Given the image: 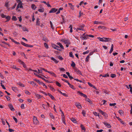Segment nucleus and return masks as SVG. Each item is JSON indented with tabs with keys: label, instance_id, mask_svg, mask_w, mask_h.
<instances>
[{
	"label": "nucleus",
	"instance_id": "nucleus-1",
	"mask_svg": "<svg viewBox=\"0 0 132 132\" xmlns=\"http://www.w3.org/2000/svg\"><path fill=\"white\" fill-rule=\"evenodd\" d=\"M104 39H103V38L100 37L97 38L99 39V40L103 42H108L110 41V39L109 38H103Z\"/></svg>",
	"mask_w": 132,
	"mask_h": 132
},
{
	"label": "nucleus",
	"instance_id": "nucleus-2",
	"mask_svg": "<svg viewBox=\"0 0 132 132\" xmlns=\"http://www.w3.org/2000/svg\"><path fill=\"white\" fill-rule=\"evenodd\" d=\"M84 24H80L79 26V28H78L76 29V31H78V30L84 31Z\"/></svg>",
	"mask_w": 132,
	"mask_h": 132
},
{
	"label": "nucleus",
	"instance_id": "nucleus-3",
	"mask_svg": "<svg viewBox=\"0 0 132 132\" xmlns=\"http://www.w3.org/2000/svg\"><path fill=\"white\" fill-rule=\"evenodd\" d=\"M43 69V70H44V71L46 72H48V73H49L50 75H51L52 76L55 77H56V74L53 72L52 71H47V70H46L45 69Z\"/></svg>",
	"mask_w": 132,
	"mask_h": 132
},
{
	"label": "nucleus",
	"instance_id": "nucleus-4",
	"mask_svg": "<svg viewBox=\"0 0 132 132\" xmlns=\"http://www.w3.org/2000/svg\"><path fill=\"white\" fill-rule=\"evenodd\" d=\"M33 121L34 123L36 124H37L39 122V121L36 117L34 116L33 118Z\"/></svg>",
	"mask_w": 132,
	"mask_h": 132
},
{
	"label": "nucleus",
	"instance_id": "nucleus-5",
	"mask_svg": "<svg viewBox=\"0 0 132 132\" xmlns=\"http://www.w3.org/2000/svg\"><path fill=\"white\" fill-rule=\"evenodd\" d=\"M62 41L66 45L70 44V41L68 39H63L62 40Z\"/></svg>",
	"mask_w": 132,
	"mask_h": 132
},
{
	"label": "nucleus",
	"instance_id": "nucleus-6",
	"mask_svg": "<svg viewBox=\"0 0 132 132\" xmlns=\"http://www.w3.org/2000/svg\"><path fill=\"white\" fill-rule=\"evenodd\" d=\"M23 7V6L22 5V2H21L19 3L18 4L16 7V10H17L19 8H22Z\"/></svg>",
	"mask_w": 132,
	"mask_h": 132
},
{
	"label": "nucleus",
	"instance_id": "nucleus-7",
	"mask_svg": "<svg viewBox=\"0 0 132 132\" xmlns=\"http://www.w3.org/2000/svg\"><path fill=\"white\" fill-rule=\"evenodd\" d=\"M57 11V9L55 8H52L51 10L50 11L49 13H54L56 12Z\"/></svg>",
	"mask_w": 132,
	"mask_h": 132
},
{
	"label": "nucleus",
	"instance_id": "nucleus-8",
	"mask_svg": "<svg viewBox=\"0 0 132 132\" xmlns=\"http://www.w3.org/2000/svg\"><path fill=\"white\" fill-rule=\"evenodd\" d=\"M77 93L80 96L83 97H86L87 96L86 95L82 93L80 91H78L77 92Z\"/></svg>",
	"mask_w": 132,
	"mask_h": 132
},
{
	"label": "nucleus",
	"instance_id": "nucleus-9",
	"mask_svg": "<svg viewBox=\"0 0 132 132\" xmlns=\"http://www.w3.org/2000/svg\"><path fill=\"white\" fill-rule=\"evenodd\" d=\"M45 69L44 68H41L40 69H38V71H37V73L38 74L40 73H43L42 72V70H43V69Z\"/></svg>",
	"mask_w": 132,
	"mask_h": 132
},
{
	"label": "nucleus",
	"instance_id": "nucleus-10",
	"mask_svg": "<svg viewBox=\"0 0 132 132\" xmlns=\"http://www.w3.org/2000/svg\"><path fill=\"white\" fill-rule=\"evenodd\" d=\"M88 36V35H86V36H81L80 38L81 39L83 40H86L87 38V36Z\"/></svg>",
	"mask_w": 132,
	"mask_h": 132
},
{
	"label": "nucleus",
	"instance_id": "nucleus-11",
	"mask_svg": "<svg viewBox=\"0 0 132 132\" xmlns=\"http://www.w3.org/2000/svg\"><path fill=\"white\" fill-rule=\"evenodd\" d=\"M103 123L108 128H110L111 127V125L110 124L106 122H104Z\"/></svg>",
	"mask_w": 132,
	"mask_h": 132
},
{
	"label": "nucleus",
	"instance_id": "nucleus-12",
	"mask_svg": "<svg viewBox=\"0 0 132 132\" xmlns=\"http://www.w3.org/2000/svg\"><path fill=\"white\" fill-rule=\"evenodd\" d=\"M75 105L76 106H77L79 109H80L82 108V107L81 104L79 103H76Z\"/></svg>",
	"mask_w": 132,
	"mask_h": 132
},
{
	"label": "nucleus",
	"instance_id": "nucleus-13",
	"mask_svg": "<svg viewBox=\"0 0 132 132\" xmlns=\"http://www.w3.org/2000/svg\"><path fill=\"white\" fill-rule=\"evenodd\" d=\"M57 44L59 45L61 48L62 49H64V48L61 44L59 42H57L56 43Z\"/></svg>",
	"mask_w": 132,
	"mask_h": 132
},
{
	"label": "nucleus",
	"instance_id": "nucleus-14",
	"mask_svg": "<svg viewBox=\"0 0 132 132\" xmlns=\"http://www.w3.org/2000/svg\"><path fill=\"white\" fill-rule=\"evenodd\" d=\"M94 23L95 24H102L103 23L102 22L98 21H95L94 22Z\"/></svg>",
	"mask_w": 132,
	"mask_h": 132
},
{
	"label": "nucleus",
	"instance_id": "nucleus-15",
	"mask_svg": "<svg viewBox=\"0 0 132 132\" xmlns=\"http://www.w3.org/2000/svg\"><path fill=\"white\" fill-rule=\"evenodd\" d=\"M50 59L51 60L53 61L55 63H57L58 62V61H57L53 57H50Z\"/></svg>",
	"mask_w": 132,
	"mask_h": 132
},
{
	"label": "nucleus",
	"instance_id": "nucleus-16",
	"mask_svg": "<svg viewBox=\"0 0 132 132\" xmlns=\"http://www.w3.org/2000/svg\"><path fill=\"white\" fill-rule=\"evenodd\" d=\"M116 117L118 119V120H119L120 122L123 124H124V122L119 117L116 116Z\"/></svg>",
	"mask_w": 132,
	"mask_h": 132
},
{
	"label": "nucleus",
	"instance_id": "nucleus-17",
	"mask_svg": "<svg viewBox=\"0 0 132 132\" xmlns=\"http://www.w3.org/2000/svg\"><path fill=\"white\" fill-rule=\"evenodd\" d=\"M113 44H112L111 46V48L110 50V51L109 52V53L110 54L113 51Z\"/></svg>",
	"mask_w": 132,
	"mask_h": 132
},
{
	"label": "nucleus",
	"instance_id": "nucleus-18",
	"mask_svg": "<svg viewBox=\"0 0 132 132\" xmlns=\"http://www.w3.org/2000/svg\"><path fill=\"white\" fill-rule=\"evenodd\" d=\"M31 7L32 10H35L37 8L36 6L34 4H32L31 6Z\"/></svg>",
	"mask_w": 132,
	"mask_h": 132
},
{
	"label": "nucleus",
	"instance_id": "nucleus-19",
	"mask_svg": "<svg viewBox=\"0 0 132 132\" xmlns=\"http://www.w3.org/2000/svg\"><path fill=\"white\" fill-rule=\"evenodd\" d=\"M68 4L69 5L71 9L73 10L74 7V6L71 3H69Z\"/></svg>",
	"mask_w": 132,
	"mask_h": 132
},
{
	"label": "nucleus",
	"instance_id": "nucleus-20",
	"mask_svg": "<svg viewBox=\"0 0 132 132\" xmlns=\"http://www.w3.org/2000/svg\"><path fill=\"white\" fill-rule=\"evenodd\" d=\"M35 96L38 99H40L41 97V96L40 95L37 94L36 93H35Z\"/></svg>",
	"mask_w": 132,
	"mask_h": 132
},
{
	"label": "nucleus",
	"instance_id": "nucleus-21",
	"mask_svg": "<svg viewBox=\"0 0 132 132\" xmlns=\"http://www.w3.org/2000/svg\"><path fill=\"white\" fill-rule=\"evenodd\" d=\"M102 114L105 117V119H107L108 115L107 113L104 112L103 113H102Z\"/></svg>",
	"mask_w": 132,
	"mask_h": 132
},
{
	"label": "nucleus",
	"instance_id": "nucleus-22",
	"mask_svg": "<svg viewBox=\"0 0 132 132\" xmlns=\"http://www.w3.org/2000/svg\"><path fill=\"white\" fill-rule=\"evenodd\" d=\"M80 127L82 130H83L84 131H85L86 129L85 127L83 125L81 124L80 125Z\"/></svg>",
	"mask_w": 132,
	"mask_h": 132
},
{
	"label": "nucleus",
	"instance_id": "nucleus-23",
	"mask_svg": "<svg viewBox=\"0 0 132 132\" xmlns=\"http://www.w3.org/2000/svg\"><path fill=\"white\" fill-rule=\"evenodd\" d=\"M123 111L122 110H120L119 111V113L121 116H123Z\"/></svg>",
	"mask_w": 132,
	"mask_h": 132
},
{
	"label": "nucleus",
	"instance_id": "nucleus-24",
	"mask_svg": "<svg viewBox=\"0 0 132 132\" xmlns=\"http://www.w3.org/2000/svg\"><path fill=\"white\" fill-rule=\"evenodd\" d=\"M5 18L7 19V20L6 21V22H7L9 21L11 19V17L9 15L7 16H6Z\"/></svg>",
	"mask_w": 132,
	"mask_h": 132
},
{
	"label": "nucleus",
	"instance_id": "nucleus-25",
	"mask_svg": "<svg viewBox=\"0 0 132 132\" xmlns=\"http://www.w3.org/2000/svg\"><path fill=\"white\" fill-rule=\"evenodd\" d=\"M29 83L32 85L33 86H35L36 85V83H35L34 81H31L29 82Z\"/></svg>",
	"mask_w": 132,
	"mask_h": 132
},
{
	"label": "nucleus",
	"instance_id": "nucleus-26",
	"mask_svg": "<svg viewBox=\"0 0 132 132\" xmlns=\"http://www.w3.org/2000/svg\"><path fill=\"white\" fill-rule=\"evenodd\" d=\"M18 62L20 64H21L23 65H24V64H25L21 60H20L18 59Z\"/></svg>",
	"mask_w": 132,
	"mask_h": 132
},
{
	"label": "nucleus",
	"instance_id": "nucleus-27",
	"mask_svg": "<svg viewBox=\"0 0 132 132\" xmlns=\"http://www.w3.org/2000/svg\"><path fill=\"white\" fill-rule=\"evenodd\" d=\"M66 74L68 75V76L69 77V78H70V79H72L73 78V77L70 76V73L69 72H67L66 73Z\"/></svg>",
	"mask_w": 132,
	"mask_h": 132
},
{
	"label": "nucleus",
	"instance_id": "nucleus-28",
	"mask_svg": "<svg viewBox=\"0 0 132 132\" xmlns=\"http://www.w3.org/2000/svg\"><path fill=\"white\" fill-rule=\"evenodd\" d=\"M12 68H13L16 70H19V69L18 68L16 67L14 65H13L12 67Z\"/></svg>",
	"mask_w": 132,
	"mask_h": 132
},
{
	"label": "nucleus",
	"instance_id": "nucleus-29",
	"mask_svg": "<svg viewBox=\"0 0 132 132\" xmlns=\"http://www.w3.org/2000/svg\"><path fill=\"white\" fill-rule=\"evenodd\" d=\"M93 114H94L96 116H98L99 118H100V116L99 115V114L97 113L96 112H93Z\"/></svg>",
	"mask_w": 132,
	"mask_h": 132
},
{
	"label": "nucleus",
	"instance_id": "nucleus-30",
	"mask_svg": "<svg viewBox=\"0 0 132 132\" xmlns=\"http://www.w3.org/2000/svg\"><path fill=\"white\" fill-rule=\"evenodd\" d=\"M9 106L10 108V110L12 111H13L14 110V109L13 108V106L12 105L10 104L9 105Z\"/></svg>",
	"mask_w": 132,
	"mask_h": 132
},
{
	"label": "nucleus",
	"instance_id": "nucleus-31",
	"mask_svg": "<svg viewBox=\"0 0 132 132\" xmlns=\"http://www.w3.org/2000/svg\"><path fill=\"white\" fill-rule=\"evenodd\" d=\"M40 75L42 76H43L45 78H47L45 76L43 75H38V74L36 75V76H37V77H38L39 78H40L42 79V77H41Z\"/></svg>",
	"mask_w": 132,
	"mask_h": 132
},
{
	"label": "nucleus",
	"instance_id": "nucleus-32",
	"mask_svg": "<svg viewBox=\"0 0 132 132\" xmlns=\"http://www.w3.org/2000/svg\"><path fill=\"white\" fill-rule=\"evenodd\" d=\"M48 95L51 98L52 100H54V96L52 95L50 93H48Z\"/></svg>",
	"mask_w": 132,
	"mask_h": 132
},
{
	"label": "nucleus",
	"instance_id": "nucleus-33",
	"mask_svg": "<svg viewBox=\"0 0 132 132\" xmlns=\"http://www.w3.org/2000/svg\"><path fill=\"white\" fill-rule=\"evenodd\" d=\"M40 21L39 19L38 18L36 20V25L39 26L40 25Z\"/></svg>",
	"mask_w": 132,
	"mask_h": 132
},
{
	"label": "nucleus",
	"instance_id": "nucleus-34",
	"mask_svg": "<svg viewBox=\"0 0 132 132\" xmlns=\"http://www.w3.org/2000/svg\"><path fill=\"white\" fill-rule=\"evenodd\" d=\"M21 43L22 45L25 47H27V46H28V44H26L22 42H21Z\"/></svg>",
	"mask_w": 132,
	"mask_h": 132
},
{
	"label": "nucleus",
	"instance_id": "nucleus-35",
	"mask_svg": "<svg viewBox=\"0 0 132 132\" xmlns=\"http://www.w3.org/2000/svg\"><path fill=\"white\" fill-rule=\"evenodd\" d=\"M62 121L63 122L65 125H66V124L65 121V118L64 116L62 118Z\"/></svg>",
	"mask_w": 132,
	"mask_h": 132
},
{
	"label": "nucleus",
	"instance_id": "nucleus-36",
	"mask_svg": "<svg viewBox=\"0 0 132 132\" xmlns=\"http://www.w3.org/2000/svg\"><path fill=\"white\" fill-rule=\"evenodd\" d=\"M50 23L51 25V28L53 30L54 29V27L53 26V24H52V22L51 21H50Z\"/></svg>",
	"mask_w": 132,
	"mask_h": 132
},
{
	"label": "nucleus",
	"instance_id": "nucleus-37",
	"mask_svg": "<svg viewBox=\"0 0 132 132\" xmlns=\"http://www.w3.org/2000/svg\"><path fill=\"white\" fill-rule=\"evenodd\" d=\"M12 89L15 92L17 90V87H12Z\"/></svg>",
	"mask_w": 132,
	"mask_h": 132
},
{
	"label": "nucleus",
	"instance_id": "nucleus-38",
	"mask_svg": "<svg viewBox=\"0 0 132 132\" xmlns=\"http://www.w3.org/2000/svg\"><path fill=\"white\" fill-rule=\"evenodd\" d=\"M38 11L40 12H43L44 11V9L43 8L39 9L38 10Z\"/></svg>",
	"mask_w": 132,
	"mask_h": 132
},
{
	"label": "nucleus",
	"instance_id": "nucleus-39",
	"mask_svg": "<svg viewBox=\"0 0 132 132\" xmlns=\"http://www.w3.org/2000/svg\"><path fill=\"white\" fill-rule=\"evenodd\" d=\"M75 65L76 64L73 61H72L71 66L73 67H75Z\"/></svg>",
	"mask_w": 132,
	"mask_h": 132
},
{
	"label": "nucleus",
	"instance_id": "nucleus-40",
	"mask_svg": "<svg viewBox=\"0 0 132 132\" xmlns=\"http://www.w3.org/2000/svg\"><path fill=\"white\" fill-rule=\"evenodd\" d=\"M12 20L15 21L17 20V19L16 17L14 16H12Z\"/></svg>",
	"mask_w": 132,
	"mask_h": 132
},
{
	"label": "nucleus",
	"instance_id": "nucleus-41",
	"mask_svg": "<svg viewBox=\"0 0 132 132\" xmlns=\"http://www.w3.org/2000/svg\"><path fill=\"white\" fill-rule=\"evenodd\" d=\"M60 47L58 45H56L55 48V49H56L58 50L61 51V49H59Z\"/></svg>",
	"mask_w": 132,
	"mask_h": 132
},
{
	"label": "nucleus",
	"instance_id": "nucleus-42",
	"mask_svg": "<svg viewBox=\"0 0 132 132\" xmlns=\"http://www.w3.org/2000/svg\"><path fill=\"white\" fill-rule=\"evenodd\" d=\"M22 28L23 30L24 31H28V30L26 27H22Z\"/></svg>",
	"mask_w": 132,
	"mask_h": 132
},
{
	"label": "nucleus",
	"instance_id": "nucleus-43",
	"mask_svg": "<svg viewBox=\"0 0 132 132\" xmlns=\"http://www.w3.org/2000/svg\"><path fill=\"white\" fill-rule=\"evenodd\" d=\"M71 121L73 122L74 123H76V120L74 118H72L71 119Z\"/></svg>",
	"mask_w": 132,
	"mask_h": 132
},
{
	"label": "nucleus",
	"instance_id": "nucleus-44",
	"mask_svg": "<svg viewBox=\"0 0 132 132\" xmlns=\"http://www.w3.org/2000/svg\"><path fill=\"white\" fill-rule=\"evenodd\" d=\"M62 80L63 81H64L65 82H66L68 84V85H70V83H69V82L67 80H65V79H62Z\"/></svg>",
	"mask_w": 132,
	"mask_h": 132
},
{
	"label": "nucleus",
	"instance_id": "nucleus-45",
	"mask_svg": "<svg viewBox=\"0 0 132 132\" xmlns=\"http://www.w3.org/2000/svg\"><path fill=\"white\" fill-rule=\"evenodd\" d=\"M50 117H51V118H52V119H55V118H54V116L51 113H50Z\"/></svg>",
	"mask_w": 132,
	"mask_h": 132
},
{
	"label": "nucleus",
	"instance_id": "nucleus-46",
	"mask_svg": "<svg viewBox=\"0 0 132 132\" xmlns=\"http://www.w3.org/2000/svg\"><path fill=\"white\" fill-rule=\"evenodd\" d=\"M49 87L50 88V89H51V90L53 92H54V91L55 90V89H54V88L53 87H52V86H50Z\"/></svg>",
	"mask_w": 132,
	"mask_h": 132
},
{
	"label": "nucleus",
	"instance_id": "nucleus-47",
	"mask_svg": "<svg viewBox=\"0 0 132 132\" xmlns=\"http://www.w3.org/2000/svg\"><path fill=\"white\" fill-rule=\"evenodd\" d=\"M56 84L58 86L60 87L61 86V85L60 84L58 81H56Z\"/></svg>",
	"mask_w": 132,
	"mask_h": 132
},
{
	"label": "nucleus",
	"instance_id": "nucleus-48",
	"mask_svg": "<svg viewBox=\"0 0 132 132\" xmlns=\"http://www.w3.org/2000/svg\"><path fill=\"white\" fill-rule=\"evenodd\" d=\"M44 45L45 47H46V48H48V46L47 43H44Z\"/></svg>",
	"mask_w": 132,
	"mask_h": 132
},
{
	"label": "nucleus",
	"instance_id": "nucleus-49",
	"mask_svg": "<svg viewBox=\"0 0 132 132\" xmlns=\"http://www.w3.org/2000/svg\"><path fill=\"white\" fill-rule=\"evenodd\" d=\"M116 104V103H110L109 105L110 106H114Z\"/></svg>",
	"mask_w": 132,
	"mask_h": 132
},
{
	"label": "nucleus",
	"instance_id": "nucleus-50",
	"mask_svg": "<svg viewBox=\"0 0 132 132\" xmlns=\"http://www.w3.org/2000/svg\"><path fill=\"white\" fill-rule=\"evenodd\" d=\"M89 57L90 56L89 55L87 56L86 58V61L87 62H88L89 61Z\"/></svg>",
	"mask_w": 132,
	"mask_h": 132
},
{
	"label": "nucleus",
	"instance_id": "nucleus-51",
	"mask_svg": "<svg viewBox=\"0 0 132 132\" xmlns=\"http://www.w3.org/2000/svg\"><path fill=\"white\" fill-rule=\"evenodd\" d=\"M98 28H101V29H104L105 28L104 26H98Z\"/></svg>",
	"mask_w": 132,
	"mask_h": 132
},
{
	"label": "nucleus",
	"instance_id": "nucleus-52",
	"mask_svg": "<svg viewBox=\"0 0 132 132\" xmlns=\"http://www.w3.org/2000/svg\"><path fill=\"white\" fill-rule=\"evenodd\" d=\"M69 56L70 57H73L74 56L73 55L72 53V52H70L69 53Z\"/></svg>",
	"mask_w": 132,
	"mask_h": 132
},
{
	"label": "nucleus",
	"instance_id": "nucleus-53",
	"mask_svg": "<svg viewBox=\"0 0 132 132\" xmlns=\"http://www.w3.org/2000/svg\"><path fill=\"white\" fill-rule=\"evenodd\" d=\"M111 77L112 78H114L116 77V75L114 74H111Z\"/></svg>",
	"mask_w": 132,
	"mask_h": 132
},
{
	"label": "nucleus",
	"instance_id": "nucleus-54",
	"mask_svg": "<svg viewBox=\"0 0 132 132\" xmlns=\"http://www.w3.org/2000/svg\"><path fill=\"white\" fill-rule=\"evenodd\" d=\"M12 117H13V119L14 120V121H15L16 123H17L18 121H17V119H16V118H15L14 117V116H13Z\"/></svg>",
	"mask_w": 132,
	"mask_h": 132
},
{
	"label": "nucleus",
	"instance_id": "nucleus-55",
	"mask_svg": "<svg viewBox=\"0 0 132 132\" xmlns=\"http://www.w3.org/2000/svg\"><path fill=\"white\" fill-rule=\"evenodd\" d=\"M82 113L83 116H85L86 114L85 111L84 110H82Z\"/></svg>",
	"mask_w": 132,
	"mask_h": 132
},
{
	"label": "nucleus",
	"instance_id": "nucleus-56",
	"mask_svg": "<svg viewBox=\"0 0 132 132\" xmlns=\"http://www.w3.org/2000/svg\"><path fill=\"white\" fill-rule=\"evenodd\" d=\"M16 3L15 4H14V5L12 7H11L10 8L11 9H14L15 8V7L16 6Z\"/></svg>",
	"mask_w": 132,
	"mask_h": 132
},
{
	"label": "nucleus",
	"instance_id": "nucleus-57",
	"mask_svg": "<svg viewBox=\"0 0 132 132\" xmlns=\"http://www.w3.org/2000/svg\"><path fill=\"white\" fill-rule=\"evenodd\" d=\"M89 52V51L88 50H87L86 51L84 52H83V54L84 55H85L86 54L88 53Z\"/></svg>",
	"mask_w": 132,
	"mask_h": 132
},
{
	"label": "nucleus",
	"instance_id": "nucleus-58",
	"mask_svg": "<svg viewBox=\"0 0 132 132\" xmlns=\"http://www.w3.org/2000/svg\"><path fill=\"white\" fill-rule=\"evenodd\" d=\"M56 45H55V44H52V45H51V46H52V47L54 49H55V47H56Z\"/></svg>",
	"mask_w": 132,
	"mask_h": 132
},
{
	"label": "nucleus",
	"instance_id": "nucleus-59",
	"mask_svg": "<svg viewBox=\"0 0 132 132\" xmlns=\"http://www.w3.org/2000/svg\"><path fill=\"white\" fill-rule=\"evenodd\" d=\"M19 85L21 86V87H24V85L21 83H20V82H19L18 84Z\"/></svg>",
	"mask_w": 132,
	"mask_h": 132
},
{
	"label": "nucleus",
	"instance_id": "nucleus-60",
	"mask_svg": "<svg viewBox=\"0 0 132 132\" xmlns=\"http://www.w3.org/2000/svg\"><path fill=\"white\" fill-rule=\"evenodd\" d=\"M1 16L2 18H5L6 15H5L4 14H1Z\"/></svg>",
	"mask_w": 132,
	"mask_h": 132
},
{
	"label": "nucleus",
	"instance_id": "nucleus-61",
	"mask_svg": "<svg viewBox=\"0 0 132 132\" xmlns=\"http://www.w3.org/2000/svg\"><path fill=\"white\" fill-rule=\"evenodd\" d=\"M25 93L26 94L28 95H29L30 94V92L28 91L27 90L25 91Z\"/></svg>",
	"mask_w": 132,
	"mask_h": 132
},
{
	"label": "nucleus",
	"instance_id": "nucleus-62",
	"mask_svg": "<svg viewBox=\"0 0 132 132\" xmlns=\"http://www.w3.org/2000/svg\"><path fill=\"white\" fill-rule=\"evenodd\" d=\"M77 73L78 74H79L80 75H81V72L79 70H77Z\"/></svg>",
	"mask_w": 132,
	"mask_h": 132
},
{
	"label": "nucleus",
	"instance_id": "nucleus-63",
	"mask_svg": "<svg viewBox=\"0 0 132 132\" xmlns=\"http://www.w3.org/2000/svg\"><path fill=\"white\" fill-rule=\"evenodd\" d=\"M21 108L22 109H24V104H22L21 105Z\"/></svg>",
	"mask_w": 132,
	"mask_h": 132
},
{
	"label": "nucleus",
	"instance_id": "nucleus-64",
	"mask_svg": "<svg viewBox=\"0 0 132 132\" xmlns=\"http://www.w3.org/2000/svg\"><path fill=\"white\" fill-rule=\"evenodd\" d=\"M88 84L89 85V86L92 87L93 86V85L91 83L89 82H88Z\"/></svg>",
	"mask_w": 132,
	"mask_h": 132
}]
</instances>
